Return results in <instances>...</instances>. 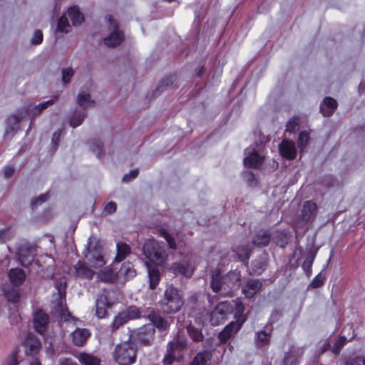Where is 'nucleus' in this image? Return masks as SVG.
<instances>
[{
	"instance_id": "nucleus-18",
	"label": "nucleus",
	"mask_w": 365,
	"mask_h": 365,
	"mask_svg": "<svg viewBox=\"0 0 365 365\" xmlns=\"http://www.w3.org/2000/svg\"><path fill=\"white\" fill-rule=\"evenodd\" d=\"M74 275L81 279L91 280L93 278L95 272L88 267L84 262L78 260L73 266Z\"/></svg>"
},
{
	"instance_id": "nucleus-1",
	"label": "nucleus",
	"mask_w": 365,
	"mask_h": 365,
	"mask_svg": "<svg viewBox=\"0 0 365 365\" xmlns=\"http://www.w3.org/2000/svg\"><path fill=\"white\" fill-rule=\"evenodd\" d=\"M242 275L237 269L222 275L220 269L212 271L210 286L213 292L225 296H232L241 286Z\"/></svg>"
},
{
	"instance_id": "nucleus-2",
	"label": "nucleus",
	"mask_w": 365,
	"mask_h": 365,
	"mask_svg": "<svg viewBox=\"0 0 365 365\" xmlns=\"http://www.w3.org/2000/svg\"><path fill=\"white\" fill-rule=\"evenodd\" d=\"M158 304L161 312L165 314H175L179 312L184 304L180 289L173 285L168 286Z\"/></svg>"
},
{
	"instance_id": "nucleus-14",
	"label": "nucleus",
	"mask_w": 365,
	"mask_h": 365,
	"mask_svg": "<svg viewBox=\"0 0 365 365\" xmlns=\"http://www.w3.org/2000/svg\"><path fill=\"white\" fill-rule=\"evenodd\" d=\"M242 325L235 322L229 323L219 334L218 339L220 344L226 343L230 339L233 337L241 329Z\"/></svg>"
},
{
	"instance_id": "nucleus-12",
	"label": "nucleus",
	"mask_w": 365,
	"mask_h": 365,
	"mask_svg": "<svg viewBox=\"0 0 365 365\" xmlns=\"http://www.w3.org/2000/svg\"><path fill=\"white\" fill-rule=\"evenodd\" d=\"M187 340L183 335L178 334L173 341L167 344V351L174 354H182V351L186 349Z\"/></svg>"
},
{
	"instance_id": "nucleus-13",
	"label": "nucleus",
	"mask_w": 365,
	"mask_h": 365,
	"mask_svg": "<svg viewBox=\"0 0 365 365\" xmlns=\"http://www.w3.org/2000/svg\"><path fill=\"white\" fill-rule=\"evenodd\" d=\"M41 348L40 341L31 334H28L24 341L25 354L32 358H36Z\"/></svg>"
},
{
	"instance_id": "nucleus-35",
	"label": "nucleus",
	"mask_w": 365,
	"mask_h": 365,
	"mask_svg": "<svg viewBox=\"0 0 365 365\" xmlns=\"http://www.w3.org/2000/svg\"><path fill=\"white\" fill-rule=\"evenodd\" d=\"M117 253L114 261L120 262L125 259L126 257L130 253V246L123 242H118L116 244Z\"/></svg>"
},
{
	"instance_id": "nucleus-50",
	"label": "nucleus",
	"mask_w": 365,
	"mask_h": 365,
	"mask_svg": "<svg viewBox=\"0 0 365 365\" xmlns=\"http://www.w3.org/2000/svg\"><path fill=\"white\" fill-rule=\"evenodd\" d=\"M343 365H365V356H348L344 358Z\"/></svg>"
},
{
	"instance_id": "nucleus-27",
	"label": "nucleus",
	"mask_w": 365,
	"mask_h": 365,
	"mask_svg": "<svg viewBox=\"0 0 365 365\" xmlns=\"http://www.w3.org/2000/svg\"><path fill=\"white\" fill-rule=\"evenodd\" d=\"M317 211V206L315 202L309 200L306 201L302 207L301 217L305 222L314 218Z\"/></svg>"
},
{
	"instance_id": "nucleus-37",
	"label": "nucleus",
	"mask_w": 365,
	"mask_h": 365,
	"mask_svg": "<svg viewBox=\"0 0 365 365\" xmlns=\"http://www.w3.org/2000/svg\"><path fill=\"white\" fill-rule=\"evenodd\" d=\"M233 252L236 254L239 261L247 263L252 253L248 245H242L237 246Z\"/></svg>"
},
{
	"instance_id": "nucleus-51",
	"label": "nucleus",
	"mask_w": 365,
	"mask_h": 365,
	"mask_svg": "<svg viewBox=\"0 0 365 365\" xmlns=\"http://www.w3.org/2000/svg\"><path fill=\"white\" fill-rule=\"evenodd\" d=\"M175 80V76L173 75H170L163 78L157 87L156 92H162L167 88L171 86L173 84Z\"/></svg>"
},
{
	"instance_id": "nucleus-49",
	"label": "nucleus",
	"mask_w": 365,
	"mask_h": 365,
	"mask_svg": "<svg viewBox=\"0 0 365 365\" xmlns=\"http://www.w3.org/2000/svg\"><path fill=\"white\" fill-rule=\"evenodd\" d=\"M318 184L329 189L338 185V181L332 175H326L318 180Z\"/></svg>"
},
{
	"instance_id": "nucleus-56",
	"label": "nucleus",
	"mask_w": 365,
	"mask_h": 365,
	"mask_svg": "<svg viewBox=\"0 0 365 365\" xmlns=\"http://www.w3.org/2000/svg\"><path fill=\"white\" fill-rule=\"evenodd\" d=\"M71 28L67 18L64 16H61L57 23V30L61 33H68Z\"/></svg>"
},
{
	"instance_id": "nucleus-24",
	"label": "nucleus",
	"mask_w": 365,
	"mask_h": 365,
	"mask_svg": "<svg viewBox=\"0 0 365 365\" xmlns=\"http://www.w3.org/2000/svg\"><path fill=\"white\" fill-rule=\"evenodd\" d=\"M268 267V260L266 255H262L252 262L250 274L260 275Z\"/></svg>"
},
{
	"instance_id": "nucleus-45",
	"label": "nucleus",
	"mask_w": 365,
	"mask_h": 365,
	"mask_svg": "<svg viewBox=\"0 0 365 365\" xmlns=\"http://www.w3.org/2000/svg\"><path fill=\"white\" fill-rule=\"evenodd\" d=\"M77 103L83 110H86L89 107L93 106L94 101L91 100V95L86 93H80L77 96Z\"/></svg>"
},
{
	"instance_id": "nucleus-33",
	"label": "nucleus",
	"mask_w": 365,
	"mask_h": 365,
	"mask_svg": "<svg viewBox=\"0 0 365 365\" xmlns=\"http://www.w3.org/2000/svg\"><path fill=\"white\" fill-rule=\"evenodd\" d=\"M263 163V158L256 150H253L249 156L244 159V165L247 168H257Z\"/></svg>"
},
{
	"instance_id": "nucleus-39",
	"label": "nucleus",
	"mask_w": 365,
	"mask_h": 365,
	"mask_svg": "<svg viewBox=\"0 0 365 365\" xmlns=\"http://www.w3.org/2000/svg\"><path fill=\"white\" fill-rule=\"evenodd\" d=\"M171 269L175 274H180L185 276H190L192 274L190 265L186 262L173 263Z\"/></svg>"
},
{
	"instance_id": "nucleus-61",
	"label": "nucleus",
	"mask_w": 365,
	"mask_h": 365,
	"mask_svg": "<svg viewBox=\"0 0 365 365\" xmlns=\"http://www.w3.org/2000/svg\"><path fill=\"white\" fill-rule=\"evenodd\" d=\"M138 169H134L133 170H130L128 173H126L123 175L122 181L123 182H128L135 179L138 176Z\"/></svg>"
},
{
	"instance_id": "nucleus-25",
	"label": "nucleus",
	"mask_w": 365,
	"mask_h": 365,
	"mask_svg": "<svg viewBox=\"0 0 365 365\" xmlns=\"http://www.w3.org/2000/svg\"><path fill=\"white\" fill-rule=\"evenodd\" d=\"M337 101L331 97H325L320 104V112L325 117L331 116L336 110Z\"/></svg>"
},
{
	"instance_id": "nucleus-55",
	"label": "nucleus",
	"mask_w": 365,
	"mask_h": 365,
	"mask_svg": "<svg viewBox=\"0 0 365 365\" xmlns=\"http://www.w3.org/2000/svg\"><path fill=\"white\" fill-rule=\"evenodd\" d=\"M49 198V195L48 193H44V194H42L41 195H39L38 197H34L31 201V204H30V207L31 208L32 210H36L38 205H41L43 202L47 201Z\"/></svg>"
},
{
	"instance_id": "nucleus-4",
	"label": "nucleus",
	"mask_w": 365,
	"mask_h": 365,
	"mask_svg": "<svg viewBox=\"0 0 365 365\" xmlns=\"http://www.w3.org/2000/svg\"><path fill=\"white\" fill-rule=\"evenodd\" d=\"M137 351V347L128 339L115 346L112 356L118 365H132L136 361Z\"/></svg>"
},
{
	"instance_id": "nucleus-20",
	"label": "nucleus",
	"mask_w": 365,
	"mask_h": 365,
	"mask_svg": "<svg viewBox=\"0 0 365 365\" xmlns=\"http://www.w3.org/2000/svg\"><path fill=\"white\" fill-rule=\"evenodd\" d=\"M302 354L303 351L300 348L291 346L289 351L285 353L282 361L283 365H298Z\"/></svg>"
},
{
	"instance_id": "nucleus-57",
	"label": "nucleus",
	"mask_w": 365,
	"mask_h": 365,
	"mask_svg": "<svg viewBox=\"0 0 365 365\" xmlns=\"http://www.w3.org/2000/svg\"><path fill=\"white\" fill-rule=\"evenodd\" d=\"M346 342V337L344 336H340L331 349L332 352L336 355L339 354Z\"/></svg>"
},
{
	"instance_id": "nucleus-53",
	"label": "nucleus",
	"mask_w": 365,
	"mask_h": 365,
	"mask_svg": "<svg viewBox=\"0 0 365 365\" xmlns=\"http://www.w3.org/2000/svg\"><path fill=\"white\" fill-rule=\"evenodd\" d=\"M159 235L164 237L168 242V247L172 250L177 249V244L175 242V239L171 236V235L165 230V229H160Z\"/></svg>"
},
{
	"instance_id": "nucleus-8",
	"label": "nucleus",
	"mask_w": 365,
	"mask_h": 365,
	"mask_svg": "<svg viewBox=\"0 0 365 365\" xmlns=\"http://www.w3.org/2000/svg\"><path fill=\"white\" fill-rule=\"evenodd\" d=\"M232 307L228 302L219 303L210 313V323L212 326H217L222 323L227 315L232 312Z\"/></svg>"
},
{
	"instance_id": "nucleus-34",
	"label": "nucleus",
	"mask_w": 365,
	"mask_h": 365,
	"mask_svg": "<svg viewBox=\"0 0 365 365\" xmlns=\"http://www.w3.org/2000/svg\"><path fill=\"white\" fill-rule=\"evenodd\" d=\"M271 334L266 331H258L255 334V344L256 347L262 348L270 344Z\"/></svg>"
},
{
	"instance_id": "nucleus-5",
	"label": "nucleus",
	"mask_w": 365,
	"mask_h": 365,
	"mask_svg": "<svg viewBox=\"0 0 365 365\" xmlns=\"http://www.w3.org/2000/svg\"><path fill=\"white\" fill-rule=\"evenodd\" d=\"M155 336V329L150 324L129 329L128 340L134 346H150L153 345Z\"/></svg>"
},
{
	"instance_id": "nucleus-44",
	"label": "nucleus",
	"mask_w": 365,
	"mask_h": 365,
	"mask_svg": "<svg viewBox=\"0 0 365 365\" xmlns=\"http://www.w3.org/2000/svg\"><path fill=\"white\" fill-rule=\"evenodd\" d=\"M122 312L125 314V317L128 322L130 320H134L137 319H140L143 317L145 315L143 314L142 312L140 310L138 307L134 305H131L128 307L126 309L122 311Z\"/></svg>"
},
{
	"instance_id": "nucleus-62",
	"label": "nucleus",
	"mask_w": 365,
	"mask_h": 365,
	"mask_svg": "<svg viewBox=\"0 0 365 365\" xmlns=\"http://www.w3.org/2000/svg\"><path fill=\"white\" fill-rule=\"evenodd\" d=\"M43 41V33L40 30H36L34 33V36L31 40V43L33 45H38L41 43Z\"/></svg>"
},
{
	"instance_id": "nucleus-7",
	"label": "nucleus",
	"mask_w": 365,
	"mask_h": 365,
	"mask_svg": "<svg viewBox=\"0 0 365 365\" xmlns=\"http://www.w3.org/2000/svg\"><path fill=\"white\" fill-rule=\"evenodd\" d=\"M143 317L148 319L151 326L160 331H167L171 324L173 322V317H164L161 315L160 311L155 308H147L145 311V315Z\"/></svg>"
},
{
	"instance_id": "nucleus-15",
	"label": "nucleus",
	"mask_w": 365,
	"mask_h": 365,
	"mask_svg": "<svg viewBox=\"0 0 365 365\" xmlns=\"http://www.w3.org/2000/svg\"><path fill=\"white\" fill-rule=\"evenodd\" d=\"M21 116L17 114H14L9 116L6 120V127L4 132V138H11L16 132L20 129V122Z\"/></svg>"
},
{
	"instance_id": "nucleus-30",
	"label": "nucleus",
	"mask_w": 365,
	"mask_h": 365,
	"mask_svg": "<svg viewBox=\"0 0 365 365\" xmlns=\"http://www.w3.org/2000/svg\"><path fill=\"white\" fill-rule=\"evenodd\" d=\"M97 278L104 283H113L118 280V273H115L111 268L105 267L97 273Z\"/></svg>"
},
{
	"instance_id": "nucleus-3",
	"label": "nucleus",
	"mask_w": 365,
	"mask_h": 365,
	"mask_svg": "<svg viewBox=\"0 0 365 365\" xmlns=\"http://www.w3.org/2000/svg\"><path fill=\"white\" fill-rule=\"evenodd\" d=\"M143 252L145 257L152 262V265H161L167 259L168 254L164 242H159L154 239L148 240L143 245Z\"/></svg>"
},
{
	"instance_id": "nucleus-42",
	"label": "nucleus",
	"mask_w": 365,
	"mask_h": 365,
	"mask_svg": "<svg viewBox=\"0 0 365 365\" xmlns=\"http://www.w3.org/2000/svg\"><path fill=\"white\" fill-rule=\"evenodd\" d=\"M77 359L82 365H100L101 360L91 354L81 352Z\"/></svg>"
},
{
	"instance_id": "nucleus-26",
	"label": "nucleus",
	"mask_w": 365,
	"mask_h": 365,
	"mask_svg": "<svg viewBox=\"0 0 365 365\" xmlns=\"http://www.w3.org/2000/svg\"><path fill=\"white\" fill-rule=\"evenodd\" d=\"M8 277L12 286L19 287L24 284L26 276L22 269L16 267L9 269Z\"/></svg>"
},
{
	"instance_id": "nucleus-21",
	"label": "nucleus",
	"mask_w": 365,
	"mask_h": 365,
	"mask_svg": "<svg viewBox=\"0 0 365 365\" xmlns=\"http://www.w3.org/2000/svg\"><path fill=\"white\" fill-rule=\"evenodd\" d=\"M145 264L148 269L149 287L150 289H155L160 280V272L158 269L159 265H152L149 262H145Z\"/></svg>"
},
{
	"instance_id": "nucleus-36",
	"label": "nucleus",
	"mask_w": 365,
	"mask_h": 365,
	"mask_svg": "<svg viewBox=\"0 0 365 365\" xmlns=\"http://www.w3.org/2000/svg\"><path fill=\"white\" fill-rule=\"evenodd\" d=\"M68 15L73 26H79L84 21L83 14L79 11L78 6H73L68 9Z\"/></svg>"
},
{
	"instance_id": "nucleus-41",
	"label": "nucleus",
	"mask_w": 365,
	"mask_h": 365,
	"mask_svg": "<svg viewBox=\"0 0 365 365\" xmlns=\"http://www.w3.org/2000/svg\"><path fill=\"white\" fill-rule=\"evenodd\" d=\"M4 293L6 299L13 304L18 303L21 297L20 292L16 287L9 286L8 287H5L4 288Z\"/></svg>"
},
{
	"instance_id": "nucleus-9",
	"label": "nucleus",
	"mask_w": 365,
	"mask_h": 365,
	"mask_svg": "<svg viewBox=\"0 0 365 365\" xmlns=\"http://www.w3.org/2000/svg\"><path fill=\"white\" fill-rule=\"evenodd\" d=\"M36 254V246L25 243L20 245L17 250V257L20 264L28 267L34 260Z\"/></svg>"
},
{
	"instance_id": "nucleus-31",
	"label": "nucleus",
	"mask_w": 365,
	"mask_h": 365,
	"mask_svg": "<svg viewBox=\"0 0 365 365\" xmlns=\"http://www.w3.org/2000/svg\"><path fill=\"white\" fill-rule=\"evenodd\" d=\"M109 307L108 299L106 295L99 296L96 301V314L98 318L105 317L107 314V308Z\"/></svg>"
},
{
	"instance_id": "nucleus-40",
	"label": "nucleus",
	"mask_w": 365,
	"mask_h": 365,
	"mask_svg": "<svg viewBox=\"0 0 365 365\" xmlns=\"http://www.w3.org/2000/svg\"><path fill=\"white\" fill-rule=\"evenodd\" d=\"M211 357L212 355L209 351H200L195 356L190 365H208Z\"/></svg>"
},
{
	"instance_id": "nucleus-48",
	"label": "nucleus",
	"mask_w": 365,
	"mask_h": 365,
	"mask_svg": "<svg viewBox=\"0 0 365 365\" xmlns=\"http://www.w3.org/2000/svg\"><path fill=\"white\" fill-rule=\"evenodd\" d=\"M91 150L100 158L103 155V143L98 139H91L88 142Z\"/></svg>"
},
{
	"instance_id": "nucleus-43",
	"label": "nucleus",
	"mask_w": 365,
	"mask_h": 365,
	"mask_svg": "<svg viewBox=\"0 0 365 365\" xmlns=\"http://www.w3.org/2000/svg\"><path fill=\"white\" fill-rule=\"evenodd\" d=\"M245 306L242 302H235V322L242 326L247 321V315L244 314Z\"/></svg>"
},
{
	"instance_id": "nucleus-23",
	"label": "nucleus",
	"mask_w": 365,
	"mask_h": 365,
	"mask_svg": "<svg viewBox=\"0 0 365 365\" xmlns=\"http://www.w3.org/2000/svg\"><path fill=\"white\" fill-rule=\"evenodd\" d=\"M307 254L305 256V259L302 264V269L305 274L309 277L312 275V267L313 264V262L316 257L318 248H315L313 246L310 247L307 249Z\"/></svg>"
},
{
	"instance_id": "nucleus-22",
	"label": "nucleus",
	"mask_w": 365,
	"mask_h": 365,
	"mask_svg": "<svg viewBox=\"0 0 365 365\" xmlns=\"http://www.w3.org/2000/svg\"><path fill=\"white\" fill-rule=\"evenodd\" d=\"M48 315L41 309L37 310L34 317V324L35 329L38 333H43L48 323Z\"/></svg>"
},
{
	"instance_id": "nucleus-59",
	"label": "nucleus",
	"mask_w": 365,
	"mask_h": 365,
	"mask_svg": "<svg viewBox=\"0 0 365 365\" xmlns=\"http://www.w3.org/2000/svg\"><path fill=\"white\" fill-rule=\"evenodd\" d=\"M324 281V277H323L322 272H320L312 279L309 287L312 288H319L323 285Z\"/></svg>"
},
{
	"instance_id": "nucleus-6",
	"label": "nucleus",
	"mask_w": 365,
	"mask_h": 365,
	"mask_svg": "<svg viewBox=\"0 0 365 365\" xmlns=\"http://www.w3.org/2000/svg\"><path fill=\"white\" fill-rule=\"evenodd\" d=\"M105 19L108 24L110 34L103 38V43L108 48H115L124 41V32L120 29L119 23L111 15H106Z\"/></svg>"
},
{
	"instance_id": "nucleus-10",
	"label": "nucleus",
	"mask_w": 365,
	"mask_h": 365,
	"mask_svg": "<svg viewBox=\"0 0 365 365\" xmlns=\"http://www.w3.org/2000/svg\"><path fill=\"white\" fill-rule=\"evenodd\" d=\"M85 259L87 260L89 266L94 269L101 268L106 264L101 249L97 246L91 248L88 247L87 253L85 255Z\"/></svg>"
},
{
	"instance_id": "nucleus-64",
	"label": "nucleus",
	"mask_w": 365,
	"mask_h": 365,
	"mask_svg": "<svg viewBox=\"0 0 365 365\" xmlns=\"http://www.w3.org/2000/svg\"><path fill=\"white\" fill-rule=\"evenodd\" d=\"M117 205L114 202H110L104 207L103 212L106 215H110L116 211Z\"/></svg>"
},
{
	"instance_id": "nucleus-63",
	"label": "nucleus",
	"mask_w": 365,
	"mask_h": 365,
	"mask_svg": "<svg viewBox=\"0 0 365 365\" xmlns=\"http://www.w3.org/2000/svg\"><path fill=\"white\" fill-rule=\"evenodd\" d=\"M282 316V312L279 309H274L269 317V322L271 324L277 322Z\"/></svg>"
},
{
	"instance_id": "nucleus-16",
	"label": "nucleus",
	"mask_w": 365,
	"mask_h": 365,
	"mask_svg": "<svg viewBox=\"0 0 365 365\" xmlns=\"http://www.w3.org/2000/svg\"><path fill=\"white\" fill-rule=\"evenodd\" d=\"M58 98V96H56L53 99H50L38 105L29 104L26 107V112L28 115L31 116V118H35L36 116L40 115L48 106L53 105L57 101Z\"/></svg>"
},
{
	"instance_id": "nucleus-19",
	"label": "nucleus",
	"mask_w": 365,
	"mask_h": 365,
	"mask_svg": "<svg viewBox=\"0 0 365 365\" xmlns=\"http://www.w3.org/2000/svg\"><path fill=\"white\" fill-rule=\"evenodd\" d=\"M281 155L287 160H294L297 156L295 144L292 140H284L279 146Z\"/></svg>"
},
{
	"instance_id": "nucleus-46",
	"label": "nucleus",
	"mask_w": 365,
	"mask_h": 365,
	"mask_svg": "<svg viewBox=\"0 0 365 365\" xmlns=\"http://www.w3.org/2000/svg\"><path fill=\"white\" fill-rule=\"evenodd\" d=\"M187 331L190 337L195 342L202 341L204 336L201 329L196 328L191 324L187 327Z\"/></svg>"
},
{
	"instance_id": "nucleus-17",
	"label": "nucleus",
	"mask_w": 365,
	"mask_h": 365,
	"mask_svg": "<svg viewBox=\"0 0 365 365\" xmlns=\"http://www.w3.org/2000/svg\"><path fill=\"white\" fill-rule=\"evenodd\" d=\"M118 273V281L125 283L128 280L133 279L136 275L133 264L130 262H125L121 264Z\"/></svg>"
},
{
	"instance_id": "nucleus-28",
	"label": "nucleus",
	"mask_w": 365,
	"mask_h": 365,
	"mask_svg": "<svg viewBox=\"0 0 365 365\" xmlns=\"http://www.w3.org/2000/svg\"><path fill=\"white\" fill-rule=\"evenodd\" d=\"M271 240V234L268 230H259L252 237V243L257 247H267Z\"/></svg>"
},
{
	"instance_id": "nucleus-54",
	"label": "nucleus",
	"mask_w": 365,
	"mask_h": 365,
	"mask_svg": "<svg viewBox=\"0 0 365 365\" xmlns=\"http://www.w3.org/2000/svg\"><path fill=\"white\" fill-rule=\"evenodd\" d=\"M61 81L63 84L66 85L71 82L72 77L75 74V71L71 67H68L61 69Z\"/></svg>"
},
{
	"instance_id": "nucleus-11",
	"label": "nucleus",
	"mask_w": 365,
	"mask_h": 365,
	"mask_svg": "<svg viewBox=\"0 0 365 365\" xmlns=\"http://www.w3.org/2000/svg\"><path fill=\"white\" fill-rule=\"evenodd\" d=\"M262 285L263 282L262 279H249L242 287V293L246 298L252 299L261 290Z\"/></svg>"
},
{
	"instance_id": "nucleus-58",
	"label": "nucleus",
	"mask_w": 365,
	"mask_h": 365,
	"mask_svg": "<svg viewBox=\"0 0 365 365\" xmlns=\"http://www.w3.org/2000/svg\"><path fill=\"white\" fill-rule=\"evenodd\" d=\"M299 127L298 117L292 118L287 123L286 131L289 133H295Z\"/></svg>"
},
{
	"instance_id": "nucleus-32",
	"label": "nucleus",
	"mask_w": 365,
	"mask_h": 365,
	"mask_svg": "<svg viewBox=\"0 0 365 365\" xmlns=\"http://www.w3.org/2000/svg\"><path fill=\"white\" fill-rule=\"evenodd\" d=\"M64 301L65 298H58L55 305L52 307L51 314H58L61 319L68 320V317L70 316V313L67 308L64 307Z\"/></svg>"
},
{
	"instance_id": "nucleus-47",
	"label": "nucleus",
	"mask_w": 365,
	"mask_h": 365,
	"mask_svg": "<svg viewBox=\"0 0 365 365\" xmlns=\"http://www.w3.org/2000/svg\"><path fill=\"white\" fill-rule=\"evenodd\" d=\"M128 322V320L127 319L125 314H124L121 311L115 317L112 324H110L111 331H115L120 327L125 324Z\"/></svg>"
},
{
	"instance_id": "nucleus-60",
	"label": "nucleus",
	"mask_w": 365,
	"mask_h": 365,
	"mask_svg": "<svg viewBox=\"0 0 365 365\" xmlns=\"http://www.w3.org/2000/svg\"><path fill=\"white\" fill-rule=\"evenodd\" d=\"M55 287L58 290L59 297L65 298L66 297V282H57L55 284Z\"/></svg>"
},
{
	"instance_id": "nucleus-52",
	"label": "nucleus",
	"mask_w": 365,
	"mask_h": 365,
	"mask_svg": "<svg viewBox=\"0 0 365 365\" xmlns=\"http://www.w3.org/2000/svg\"><path fill=\"white\" fill-rule=\"evenodd\" d=\"M182 359V354H174L166 350V354L163 359L164 365H173L175 362H179Z\"/></svg>"
},
{
	"instance_id": "nucleus-29",
	"label": "nucleus",
	"mask_w": 365,
	"mask_h": 365,
	"mask_svg": "<svg viewBox=\"0 0 365 365\" xmlns=\"http://www.w3.org/2000/svg\"><path fill=\"white\" fill-rule=\"evenodd\" d=\"M90 335L88 329L77 328L71 334L72 342L77 346H82Z\"/></svg>"
},
{
	"instance_id": "nucleus-38",
	"label": "nucleus",
	"mask_w": 365,
	"mask_h": 365,
	"mask_svg": "<svg viewBox=\"0 0 365 365\" xmlns=\"http://www.w3.org/2000/svg\"><path fill=\"white\" fill-rule=\"evenodd\" d=\"M86 115H87L85 111H81L76 109L68 118L69 125L73 128L79 126L82 124Z\"/></svg>"
}]
</instances>
